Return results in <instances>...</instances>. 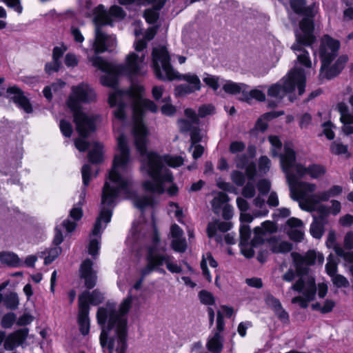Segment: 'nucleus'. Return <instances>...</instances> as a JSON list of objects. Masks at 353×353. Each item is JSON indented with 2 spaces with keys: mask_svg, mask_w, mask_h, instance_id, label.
I'll return each mask as SVG.
<instances>
[{
  "mask_svg": "<svg viewBox=\"0 0 353 353\" xmlns=\"http://www.w3.org/2000/svg\"><path fill=\"white\" fill-rule=\"evenodd\" d=\"M143 88L141 86L132 88L130 91L111 94L109 98V104L111 107L117 106L114 110V120L113 121V129L119 132L117 137L118 151L114 155L121 154L119 141L123 142L127 150L128 159V170L125 174L130 176V150L125 135L120 132V125L125 119V106L127 103L132 105L133 110V128L132 134L134 145L141 157L142 172L148 174L152 181L146 180L143 183V187L145 191L152 193L162 194L165 192V185L172 183L173 176L167 165L172 168H177L183 164V159L179 156L164 155L160 156L154 152L148 151L146 146L148 143V132L143 123L142 117L145 110L156 112L158 110L157 105L151 100L142 98L141 92ZM115 158H114V161Z\"/></svg>",
  "mask_w": 353,
  "mask_h": 353,
  "instance_id": "1",
  "label": "nucleus"
},
{
  "mask_svg": "<svg viewBox=\"0 0 353 353\" xmlns=\"http://www.w3.org/2000/svg\"><path fill=\"white\" fill-rule=\"evenodd\" d=\"M119 147L121 154L116 156L109 172V181H106L103 185L100 213L90 236L88 252L93 256L98 254L101 234L111 220L112 208L116 205L119 193L123 192L127 198L131 199L134 206L141 210L151 205L153 202L151 197L137 196L131 190V178L125 175L128 170V159L126 148L122 141H119Z\"/></svg>",
  "mask_w": 353,
  "mask_h": 353,
  "instance_id": "2",
  "label": "nucleus"
},
{
  "mask_svg": "<svg viewBox=\"0 0 353 353\" xmlns=\"http://www.w3.org/2000/svg\"><path fill=\"white\" fill-rule=\"evenodd\" d=\"M133 298L131 291L117 309L114 303H107L100 307L97 313V321L103 327L100 343L108 353H125L127 335V314L132 307Z\"/></svg>",
  "mask_w": 353,
  "mask_h": 353,
  "instance_id": "3",
  "label": "nucleus"
},
{
  "mask_svg": "<svg viewBox=\"0 0 353 353\" xmlns=\"http://www.w3.org/2000/svg\"><path fill=\"white\" fill-rule=\"evenodd\" d=\"M96 99L93 89L85 83L72 86L67 101V105L73 112L74 121L80 137L74 141L75 147L80 151H85L90 143L84 140L95 129L94 120L81 110V104L88 103Z\"/></svg>",
  "mask_w": 353,
  "mask_h": 353,
  "instance_id": "4",
  "label": "nucleus"
},
{
  "mask_svg": "<svg viewBox=\"0 0 353 353\" xmlns=\"http://www.w3.org/2000/svg\"><path fill=\"white\" fill-rule=\"evenodd\" d=\"M152 57V68L157 78L162 81L183 80L186 82L175 87L174 94L176 97H184L201 90V83L196 74H182L172 67L168 52L165 47L153 48Z\"/></svg>",
  "mask_w": 353,
  "mask_h": 353,
  "instance_id": "5",
  "label": "nucleus"
},
{
  "mask_svg": "<svg viewBox=\"0 0 353 353\" xmlns=\"http://www.w3.org/2000/svg\"><path fill=\"white\" fill-rule=\"evenodd\" d=\"M151 239L152 245L148 247L146 255L147 265L141 271V279L137 281L133 286L135 290L141 288L144 277L152 271L157 270L165 274V270L161 268L164 264L168 270L172 273H181L182 272L181 267L174 261V257L170 254L165 253L166 250L165 246L160 249L162 251L161 252L158 250L160 237L156 228L153 230Z\"/></svg>",
  "mask_w": 353,
  "mask_h": 353,
  "instance_id": "6",
  "label": "nucleus"
},
{
  "mask_svg": "<svg viewBox=\"0 0 353 353\" xmlns=\"http://www.w3.org/2000/svg\"><path fill=\"white\" fill-rule=\"evenodd\" d=\"M340 42L328 34L323 35L320 41L319 55L321 59V68L319 76L321 78L330 79L343 69L347 61L346 56L339 57L335 63L329 67L331 62L338 56Z\"/></svg>",
  "mask_w": 353,
  "mask_h": 353,
  "instance_id": "7",
  "label": "nucleus"
},
{
  "mask_svg": "<svg viewBox=\"0 0 353 353\" xmlns=\"http://www.w3.org/2000/svg\"><path fill=\"white\" fill-rule=\"evenodd\" d=\"M295 160V151L290 145H285V154L281 157V165L286 175L290 196L293 200L310 198V194L316 191V185L314 183L299 181L300 177L292 171Z\"/></svg>",
  "mask_w": 353,
  "mask_h": 353,
  "instance_id": "8",
  "label": "nucleus"
},
{
  "mask_svg": "<svg viewBox=\"0 0 353 353\" xmlns=\"http://www.w3.org/2000/svg\"><path fill=\"white\" fill-rule=\"evenodd\" d=\"M314 30V24L310 20L305 19L295 30L296 42L291 46V49L296 56L297 63L314 70L317 63L316 52H314V59L312 62L309 52L305 49V47L311 46L316 41Z\"/></svg>",
  "mask_w": 353,
  "mask_h": 353,
  "instance_id": "9",
  "label": "nucleus"
},
{
  "mask_svg": "<svg viewBox=\"0 0 353 353\" xmlns=\"http://www.w3.org/2000/svg\"><path fill=\"white\" fill-rule=\"evenodd\" d=\"M157 28L150 27L147 29L143 39L134 41V47L137 52H131L126 57V63L124 66H120L119 72L121 74H139L142 73V70L145 65V53L143 52L147 47V42L152 40L157 34Z\"/></svg>",
  "mask_w": 353,
  "mask_h": 353,
  "instance_id": "10",
  "label": "nucleus"
},
{
  "mask_svg": "<svg viewBox=\"0 0 353 353\" xmlns=\"http://www.w3.org/2000/svg\"><path fill=\"white\" fill-rule=\"evenodd\" d=\"M306 74L303 69L295 66L279 83L271 85L268 90V96L275 98L280 101L288 92H291L297 87L299 94H303L305 92Z\"/></svg>",
  "mask_w": 353,
  "mask_h": 353,
  "instance_id": "11",
  "label": "nucleus"
},
{
  "mask_svg": "<svg viewBox=\"0 0 353 353\" xmlns=\"http://www.w3.org/2000/svg\"><path fill=\"white\" fill-rule=\"evenodd\" d=\"M95 16L93 21L95 25V37L92 42V50L95 54L103 53L105 51H112L117 46L114 35H108L102 31L101 27L110 22V19L101 5L94 9Z\"/></svg>",
  "mask_w": 353,
  "mask_h": 353,
  "instance_id": "12",
  "label": "nucleus"
},
{
  "mask_svg": "<svg viewBox=\"0 0 353 353\" xmlns=\"http://www.w3.org/2000/svg\"><path fill=\"white\" fill-rule=\"evenodd\" d=\"M290 289L303 293V296H297L292 299V303H298L301 308H307L308 303L314 300L316 294V285L314 279H309L305 281L301 278L291 286Z\"/></svg>",
  "mask_w": 353,
  "mask_h": 353,
  "instance_id": "13",
  "label": "nucleus"
},
{
  "mask_svg": "<svg viewBox=\"0 0 353 353\" xmlns=\"http://www.w3.org/2000/svg\"><path fill=\"white\" fill-rule=\"evenodd\" d=\"M224 328L223 316L220 312H218L216 327L209 335L205 345L206 348L211 353H221L222 352L224 344L223 335Z\"/></svg>",
  "mask_w": 353,
  "mask_h": 353,
  "instance_id": "14",
  "label": "nucleus"
},
{
  "mask_svg": "<svg viewBox=\"0 0 353 353\" xmlns=\"http://www.w3.org/2000/svg\"><path fill=\"white\" fill-rule=\"evenodd\" d=\"M274 230V224L271 221H264L261 227H256L254 229V236L251 241V245L247 243H240L242 254L247 258H252L254 255V247L263 243V235L266 232H272Z\"/></svg>",
  "mask_w": 353,
  "mask_h": 353,
  "instance_id": "15",
  "label": "nucleus"
},
{
  "mask_svg": "<svg viewBox=\"0 0 353 353\" xmlns=\"http://www.w3.org/2000/svg\"><path fill=\"white\" fill-rule=\"evenodd\" d=\"M166 0H118L121 5H130L137 3L139 5H147L153 3V8L145 10L143 16L148 23H154L159 19L158 11L161 10L165 3Z\"/></svg>",
  "mask_w": 353,
  "mask_h": 353,
  "instance_id": "16",
  "label": "nucleus"
},
{
  "mask_svg": "<svg viewBox=\"0 0 353 353\" xmlns=\"http://www.w3.org/2000/svg\"><path fill=\"white\" fill-rule=\"evenodd\" d=\"M291 256L296 271L299 274H305L307 272V267L315 263L316 253L313 250H310L304 254L292 252Z\"/></svg>",
  "mask_w": 353,
  "mask_h": 353,
  "instance_id": "17",
  "label": "nucleus"
},
{
  "mask_svg": "<svg viewBox=\"0 0 353 353\" xmlns=\"http://www.w3.org/2000/svg\"><path fill=\"white\" fill-rule=\"evenodd\" d=\"M296 171V174L299 177H303L309 175L311 178L316 179L322 177L326 173V168L320 164H311L307 167H305L301 164H296V161L292 166V169Z\"/></svg>",
  "mask_w": 353,
  "mask_h": 353,
  "instance_id": "18",
  "label": "nucleus"
},
{
  "mask_svg": "<svg viewBox=\"0 0 353 353\" xmlns=\"http://www.w3.org/2000/svg\"><path fill=\"white\" fill-rule=\"evenodd\" d=\"M290 6L295 13L300 14L304 16L303 18L300 21L299 26H301V23L305 19L310 20L312 23L314 24L313 18L316 11V6L315 3H313L312 6L306 7L304 0H291ZM299 27L300 26H299Z\"/></svg>",
  "mask_w": 353,
  "mask_h": 353,
  "instance_id": "19",
  "label": "nucleus"
},
{
  "mask_svg": "<svg viewBox=\"0 0 353 353\" xmlns=\"http://www.w3.org/2000/svg\"><path fill=\"white\" fill-rule=\"evenodd\" d=\"M93 263L88 259L83 261L80 267L81 278L84 280L88 289H92L97 283V272L92 269Z\"/></svg>",
  "mask_w": 353,
  "mask_h": 353,
  "instance_id": "20",
  "label": "nucleus"
},
{
  "mask_svg": "<svg viewBox=\"0 0 353 353\" xmlns=\"http://www.w3.org/2000/svg\"><path fill=\"white\" fill-rule=\"evenodd\" d=\"M337 110L340 113V121L342 123V131L346 135L353 134V114L350 112L349 108L344 103L337 105Z\"/></svg>",
  "mask_w": 353,
  "mask_h": 353,
  "instance_id": "21",
  "label": "nucleus"
},
{
  "mask_svg": "<svg viewBox=\"0 0 353 353\" xmlns=\"http://www.w3.org/2000/svg\"><path fill=\"white\" fill-rule=\"evenodd\" d=\"M7 92L14 103L26 113H31L32 112L31 104L19 88L15 86L10 87L7 90Z\"/></svg>",
  "mask_w": 353,
  "mask_h": 353,
  "instance_id": "22",
  "label": "nucleus"
},
{
  "mask_svg": "<svg viewBox=\"0 0 353 353\" xmlns=\"http://www.w3.org/2000/svg\"><path fill=\"white\" fill-rule=\"evenodd\" d=\"M185 115L187 119H179L178 121L179 128L181 132H190L196 126L199 125V119L195 111L191 108L185 110Z\"/></svg>",
  "mask_w": 353,
  "mask_h": 353,
  "instance_id": "23",
  "label": "nucleus"
},
{
  "mask_svg": "<svg viewBox=\"0 0 353 353\" xmlns=\"http://www.w3.org/2000/svg\"><path fill=\"white\" fill-rule=\"evenodd\" d=\"M103 301V296L98 290H94L92 292H84L79 296V304L86 307H90L89 303L99 305Z\"/></svg>",
  "mask_w": 353,
  "mask_h": 353,
  "instance_id": "24",
  "label": "nucleus"
},
{
  "mask_svg": "<svg viewBox=\"0 0 353 353\" xmlns=\"http://www.w3.org/2000/svg\"><path fill=\"white\" fill-rule=\"evenodd\" d=\"M232 224L230 222L221 221L215 220L210 222L207 227V233L209 238L215 237L217 241H219L220 237L216 236L218 231L225 232L230 230Z\"/></svg>",
  "mask_w": 353,
  "mask_h": 353,
  "instance_id": "25",
  "label": "nucleus"
},
{
  "mask_svg": "<svg viewBox=\"0 0 353 353\" xmlns=\"http://www.w3.org/2000/svg\"><path fill=\"white\" fill-rule=\"evenodd\" d=\"M89 311L90 307L79 304L78 323L80 332L83 335L88 334L90 330Z\"/></svg>",
  "mask_w": 353,
  "mask_h": 353,
  "instance_id": "26",
  "label": "nucleus"
},
{
  "mask_svg": "<svg viewBox=\"0 0 353 353\" xmlns=\"http://www.w3.org/2000/svg\"><path fill=\"white\" fill-rule=\"evenodd\" d=\"M343 191V188L341 185H334L326 191L314 194L313 199H315L316 202L327 201L332 197L339 196L342 194Z\"/></svg>",
  "mask_w": 353,
  "mask_h": 353,
  "instance_id": "27",
  "label": "nucleus"
},
{
  "mask_svg": "<svg viewBox=\"0 0 353 353\" xmlns=\"http://www.w3.org/2000/svg\"><path fill=\"white\" fill-rule=\"evenodd\" d=\"M27 332L20 330L12 334L9 335L4 342V347L8 350H12L17 346L21 345L26 339Z\"/></svg>",
  "mask_w": 353,
  "mask_h": 353,
  "instance_id": "28",
  "label": "nucleus"
},
{
  "mask_svg": "<svg viewBox=\"0 0 353 353\" xmlns=\"http://www.w3.org/2000/svg\"><path fill=\"white\" fill-rule=\"evenodd\" d=\"M0 261L12 267H20L23 264L16 254L10 252H1Z\"/></svg>",
  "mask_w": 353,
  "mask_h": 353,
  "instance_id": "29",
  "label": "nucleus"
},
{
  "mask_svg": "<svg viewBox=\"0 0 353 353\" xmlns=\"http://www.w3.org/2000/svg\"><path fill=\"white\" fill-rule=\"evenodd\" d=\"M248 85L244 83H236L230 81H227L223 86V89L227 93L236 94L240 92H248Z\"/></svg>",
  "mask_w": 353,
  "mask_h": 353,
  "instance_id": "30",
  "label": "nucleus"
},
{
  "mask_svg": "<svg viewBox=\"0 0 353 353\" xmlns=\"http://www.w3.org/2000/svg\"><path fill=\"white\" fill-rule=\"evenodd\" d=\"M268 141L272 146V148H271L272 155L273 157L279 156L281 158V156L285 154V152L283 154L279 153V152L281 149V147H282V143H281L280 139L279 138V137H277L276 135H270L268 137ZM285 145H290L291 147V148L294 150L291 144L286 143V144H285L284 148L285 147Z\"/></svg>",
  "mask_w": 353,
  "mask_h": 353,
  "instance_id": "31",
  "label": "nucleus"
},
{
  "mask_svg": "<svg viewBox=\"0 0 353 353\" xmlns=\"http://www.w3.org/2000/svg\"><path fill=\"white\" fill-rule=\"evenodd\" d=\"M103 145L99 142H94L93 147L88 153L89 161L92 163H98L102 161Z\"/></svg>",
  "mask_w": 353,
  "mask_h": 353,
  "instance_id": "32",
  "label": "nucleus"
},
{
  "mask_svg": "<svg viewBox=\"0 0 353 353\" xmlns=\"http://www.w3.org/2000/svg\"><path fill=\"white\" fill-rule=\"evenodd\" d=\"M117 82H118L117 77L113 74H110V73L105 74L101 77V83H102V85H103L105 86L112 88L114 89H116L117 85ZM130 90H125V92H128ZM117 92H121L123 93L125 92V91H123V90H114L113 92L110 93V94L116 93ZM110 95H109L108 99L110 98Z\"/></svg>",
  "mask_w": 353,
  "mask_h": 353,
  "instance_id": "33",
  "label": "nucleus"
},
{
  "mask_svg": "<svg viewBox=\"0 0 353 353\" xmlns=\"http://www.w3.org/2000/svg\"><path fill=\"white\" fill-rule=\"evenodd\" d=\"M336 303L332 299H326L323 305L320 303H314L312 304L311 307L313 310L319 311L322 314L331 312L335 307Z\"/></svg>",
  "mask_w": 353,
  "mask_h": 353,
  "instance_id": "34",
  "label": "nucleus"
},
{
  "mask_svg": "<svg viewBox=\"0 0 353 353\" xmlns=\"http://www.w3.org/2000/svg\"><path fill=\"white\" fill-rule=\"evenodd\" d=\"M310 232L313 237L316 239L321 238L324 232L323 224L321 220H319L314 216V221L310 225Z\"/></svg>",
  "mask_w": 353,
  "mask_h": 353,
  "instance_id": "35",
  "label": "nucleus"
},
{
  "mask_svg": "<svg viewBox=\"0 0 353 353\" xmlns=\"http://www.w3.org/2000/svg\"><path fill=\"white\" fill-rule=\"evenodd\" d=\"M292 249V244L285 241H276L271 248V250L274 253H287L291 251Z\"/></svg>",
  "mask_w": 353,
  "mask_h": 353,
  "instance_id": "36",
  "label": "nucleus"
},
{
  "mask_svg": "<svg viewBox=\"0 0 353 353\" xmlns=\"http://www.w3.org/2000/svg\"><path fill=\"white\" fill-rule=\"evenodd\" d=\"M84 197L85 192H83L81 194V201L77 205H74L70 212V216L74 221L80 220L83 216V212L81 205H83Z\"/></svg>",
  "mask_w": 353,
  "mask_h": 353,
  "instance_id": "37",
  "label": "nucleus"
},
{
  "mask_svg": "<svg viewBox=\"0 0 353 353\" xmlns=\"http://www.w3.org/2000/svg\"><path fill=\"white\" fill-rule=\"evenodd\" d=\"M338 270V261L334 259L332 254H330L327 258L325 264V272L331 277L336 274Z\"/></svg>",
  "mask_w": 353,
  "mask_h": 353,
  "instance_id": "38",
  "label": "nucleus"
},
{
  "mask_svg": "<svg viewBox=\"0 0 353 353\" xmlns=\"http://www.w3.org/2000/svg\"><path fill=\"white\" fill-rule=\"evenodd\" d=\"M171 248L177 252L183 253L186 250L187 243L185 239L183 237L173 239L171 242Z\"/></svg>",
  "mask_w": 353,
  "mask_h": 353,
  "instance_id": "39",
  "label": "nucleus"
},
{
  "mask_svg": "<svg viewBox=\"0 0 353 353\" xmlns=\"http://www.w3.org/2000/svg\"><path fill=\"white\" fill-rule=\"evenodd\" d=\"M228 201V196L224 192H219L212 201V206L214 210L220 209L223 205Z\"/></svg>",
  "mask_w": 353,
  "mask_h": 353,
  "instance_id": "40",
  "label": "nucleus"
},
{
  "mask_svg": "<svg viewBox=\"0 0 353 353\" xmlns=\"http://www.w3.org/2000/svg\"><path fill=\"white\" fill-rule=\"evenodd\" d=\"M4 304L7 308L15 310L19 305V298L15 293H10L4 299Z\"/></svg>",
  "mask_w": 353,
  "mask_h": 353,
  "instance_id": "41",
  "label": "nucleus"
},
{
  "mask_svg": "<svg viewBox=\"0 0 353 353\" xmlns=\"http://www.w3.org/2000/svg\"><path fill=\"white\" fill-rule=\"evenodd\" d=\"M314 194L311 195L310 198L297 200L299 203V206L302 210L312 212L314 210V205L318 202L315 201L313 199Z\"/></svg>",
  "mask_w": 353,
  "mask_h": 353,
  "instance_id": "42",
  "label": "nucleus"
},
{
  "mask_svg": "<svg viewBox=\"0 0 353 353\" xmlns=\"http://www.w3.org/2000/svg\"><path fill=\"white\" fill-rule=\"evenodd\" d=\"M331 280L337 288H347L350 286L348 280L341 274H336L332 276Z\"/></svg>",
  "mask_w": 353,
  "mask_h": 353,
  "instance_id": "43",
  "label": "nucleus"
},
{
  "mask_svg": "<svg viewBox=\"0 0 353 353\" xmlns=\"http://www.w3.org/2000/svg\"><path fill=\"white\" fill-rule=\"evenodd\" d=\"M163 101L165 103L161 108L162 114L166 116H172L176 112V108L170 103V98H164Z\"/></svg>",
  "mask_w": 353,
  "mask_h": 353,
  "instance_id": "44",
  "label": "nucleus"
},
{
  "mask_svg": "<svg viewBox=\"0 0 353 353\" xmlns=\"http://www.w3.org/2000/svg\"><path fill=\"white\" fill-rule=\"evenodd\" d=\"M61 252L60 247L56 245V247L51 248L48 253V255L45 257L44 263L48 265L51 263L55 259L58 257Z\"/></svg>",
  "mask_w": 353,
  "mask_h": 353,
  "instance_id": "45",
  "label": "nucleus"
},
{
  "mask_svg": "<svg viewBox=\"0 0 353 353\" xmlns=\"http://www.w3.org/2000/svg\"><path fill=\"white\" fill-rule=\"evenodd\" d=\"M330 150L332 154L337 155L346 154L347 152V146L339 141H334L330 146Z\"/></svg>",
  "mask_w": 353,
  "mask_h": 353,
  "instance_id": "46",
  "label": "nucleus"
},
{
  "mask_svg": "<svg viewBox=\"0 0 353 353\" xmlns=\"http://www.w3.org/2000/svg\"><path fill=\"white\" fill-rule=\"evenodd\" d=\"M336 254L344 259L350 265L353 264V252H346L342 247L336 248Z\"/></svg>",
  "mask_w": 353,
  "mask_h": 353,
  "instance_id": "47",
  "label": "nucleus"
},
{
  "mask_svg": "<svg viewBox=\"0 0 353 353\" xmlns=\"http://www.w3.org/2000/svg\"><path fill=\"white\" fill-rule=\"evenodd\" d=\"M234 161L236 168L240 169H244L250 163L249 157L245 154H237Z\"/></svg>",
  "mask_w": 353,
  "mask_h": 353,
  "instance_id": "48",
  "label": "nucleus"
},
{
  "mask_svg": "<svg viewBox=\"0 0 353 353\" xmlns=\"http://www.w3.org/2000/svg\"><path fill=\"white\" fill-rule=\"evenodd\" d=\"M203 138V134H201L200 130L198 128V126H196L193 130L190 131V140H191V146L189 148L190 151L193 146L200 142Z\"/></svg>",
  "mask_w": 353,
  "mask_h": 353,
  "instance_id": "49",
  "label": "nucleus"
},
{
  "mask_svg": "<svg viewBox=\"0 0 353 353\" xmlns=\"http://www.w3.org/2000/svg\"><path fill=\"white\" fill-rule=\"evenodd\" d=\"M245 149V144L243 141H232L231 142L229 151L230 153L234 154H238L239 152H242Z\"/></svg>",
  "mask_w": 353,
  "mask_h": 353,
  "instance_id": "50",
  "label": "nucleus"
},
{
  "mask_svg": "<svg viewBox=\"0 0 353 353\" xmlns=\"http://www.w3.org/2000/svg\"><path fill=\"white\" fill-rule=\"evenodd\" d=\"M199 299L202 303L205 305H213L214 303V298L212 293L202 290L199 292Z\"/></svg>",
  "mask_w": 353,
  "mask_h": 353,
  "instance_id": "51",
  "label": "nucleus"
},
{
  "mask_svg": "<svg viewBox=\"0 0 353 353\" xmlns=\"http://www.w3.org/2000/svg\"><path fill=\"white\" fill-rule=\"evenodd\" d=\"M251 236V231L250 226L248 225H242L240 228V243H247Z\"/></svg>",
  "mask_w": 353,
  "mask_h": 353,
  "instance_id": "52",
  "label": "nucleus"
},
{
  "mask_svg": "<svg viewBox=\"0 0 353 353\" xmlns=\"http://www.w3.org/2000/svg\"><path fill=\"white\" fill-rule=\"evenodd\" d=\"M270 160L266 156H262L259 160V170L261 173L265 174L270 168Z\"/></svg>",
  "mask_w": 353,
  "mask_h": 353,
  "instance_id": "53",
  "label": "nucleus"
},
{
  "mask_svg": "<svg viewBox=\"0 0 353 353\" xmlns=\"http://www.w3.org/2000/svg\"><path fill=\"white\" fill-rule=\"evenodd\" d=\"M255 193V186L252 182H248L242 190V195L248 199L254 197Z\"/></svg>",
  "mask_w": 353,
  "mask_h": 353,
  "instance_id": "54",
  "label": "nucleus"
},
{
  "mask_svg": "<svg viewBox=\"0 0 353 353\" xmlns=\"http://www.w3.org/2000/svg\"><path fill=\"white\" fill-rule=\"evenodd\" d=\"M219 78L218 77L210 74H206V77L203 78V81L206 85L211 87L214 90H216L219 87Z\"/></svg>",
  "mask_w": 353,
  "mask_h": 353,
  "instance_id": "55",
  "label": "nucleus"
},
{
  "mask_svg": "<svg viewBox=\"0 0 353 353\" xmlns=\"http://www.w3.org/2000/svg\"><path fill=\"white\" fill-rule=\"evenodd\" d=\"M288 233L290 238L296 241H301L304 236L302 228H290Z\"/></svg>",
  "mask_w": 353,
  "mask_h": 353,
  "instance_id": "56",
  "label": "nucleus"
},
{
  "mask_svg": "<svg viewBox=\"0 0 353 353\" xmlns=\"http://www.w3.org/2000/svg\"><path fill=\"white\" fill-rule=\"evenodd\" d=\"M61 66V63L60 61H57L52 59V61L50 63H47L45 66L46 72L50 74L52 72H57L60 69Z\"/></svg>",
  "mask_w": 353,
  "mask_h": 353,
  "instance_id": "57",
  "label": "nucleus"
},
{
  "mask_svg": "<svg viewBox=\"0 0 353 353\" xmlns=\"http://www.w3.org/2000/svg\"><path fill=\"white\" fill-rule=\"evenodd\" d=\"M232 181L238 186H241L245 183V176L243 173L234 170L231 173Z\"/></svg>",
  "mask_w": 353,
  "mask_h": 353,
  "instance_id": "58",
  "label": "nucleus"
},
{
  "mask_svg": "<svg viewBox=\"0 0 353 353\" xmlns=\"http://www.w3.org/2000/svg\"><path fill=\"white\" fill-rule=\"evenodd\" d=\"M60 130L62 134L66 137H70L72 132V127L70 122L65 120H61L59 124Z\"/></svg>",
  "mask_w": 353,
  "mask_h": 353,
  "instance_id": "59",
  "label": "nucleus"
},
{
  "mask_svg": "<svg viewBox=\"0 0 353 353\" xmlns=\"http://www.w3.org/2000/svg\"><path fill=\"white\" fill-rule=\"evenodd\" d=\"M16 320V316L13 313H8L3 316L1 320V325L5 328L12 327Z\"/></svg>",
  "mask_w": 353,
  "mask_h": 353,
  "instance_id": "60",
  "label": "nucleus"
},
{
  "mask_svg": "<svg viewBox=\"0 0 353 353\" xmlns=\"http://www.w3.org/2000/svg\"><path fill=\"white\" fill-rule=\"evenodd\" d=\"M326 245L328 248H332L336 252V247H341L339 244H338L336 242V234L335 232L333 230H331L328 232L327 241H326Z\"/></svg>",
  "mask_w": 353,
  "mask_h": 353,
  "instance_id": "61",
  "label": "nucleus"
},
{
  "mask_svg": "<svg viewBox=\"0 0 353 353\" xmlns=\"http://www.w3.org/2000/svg\"><path fill=\"white\" fill-rule=\"evenodd\" d=\"M257 188L261 194H266L270 190V182L267 179H261L257 183Z\"/></svg>",
  "mask_w": 353,
  "mask_h": 353,
  "instance_id": "62",
  "label": "nucleus"
},
{
  "mask_svg": "<svg viewBox=\"0 0 353 353\" xmlns=\"http://www.w3.org/2000/svg\"><path fill=\"white\" fill-rule=\"evenodd\" d=\"M64 62L67 67L74 68L78 65L79 61L74 54L68 53L65 57Z\"/></svg>",
  "mask_w": 353,
  "mask_h": 353,
  "instance_id": "63",
  "label": "nucleus"
},
{
  "mask_svg": "<svg viewBox=\"0 0 353 353\" xmlns=\"http://www.w3.org/2000/svg\"><path fill=\"white\" fill-rule=\"evenodd\" d=\"M343 248L347 250L353 249V232H348L345 235Z\"/></svg>",
  "mask_w": 353,
  "mask_h": 353,
  "instance_id": "64",
  "label": "nucleus"
}]
</instances>
